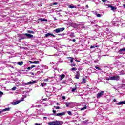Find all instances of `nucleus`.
I'll use <instances>...</instances> for the list:
<instances>
[{
    "mask_svg": "<svg viewBox=\"0 0 125 125\" xmlns=\"http://www.w3.org/2000/svg\"><path fill=\"white\" fill-rule=\"evenodd\" d=\"M48 125H61V123L59 121H52L48 123Z\"/></svg>",
    "mask_w": 125,
    "mask_h": 125,
    "instance_id": "f257e3e1",
    "label": "nucleus"
},
{
    "mask_svg": "<svg viewBox=\"0 0 125 125\" xmlns=\"http://www.w3.org/2000/svg\"><path fill=\"white\" fill-rule=\"evenodd\" d=\"M65 30V28L62 27L61 28H57L54 30V32H55L56 34H58V33H60V32H63Z\"/></svg>",
    "mask_w": 125,
    "mask_h": 125,
    "instance_id": "f03ea898",
    "label": "nucleus"
},
{
    "mask_svg": "<svg viewBox=\"0 0 125 125\" xmlns=\"http://www.w3.org/2000/svg\"><path fill=\"white\" fill-rule=\"evenodd\" d=\"M23 101H24V98H22L21 100H20L19 101H16V102H13L12 103V105H17V104H19V103H20V102Z\"/></svg>",
    "mask_w": 125,
    "mask_h": 125,
    "instance_id": "7ed1b4c3",
    "label": "nucleus"
},
{
    "mask_svg": "<svg viewBox=\"0 0 125 125\" xmlns=\"http://www.w3.org/2000/svg\"><path fill=\"white\" fill-rule=\"evenodd\" d=\"M120 80V76L116 75L111 77V81H119Z\"/></svg>",
    "mask_w": 125,
    "mask_h": 125,
    "instance_id": "20e7f679",
    "label": "nucleus"
},
{
    "mask_svg": "<svg viewBox=\"0 0 125 125\" xmlns=\"http://www.w3.org/2000/svg\"><path fill=\"white\" fill-rule=\"evenodd\" d=\"M103 95H104V91H102L97 94V98H100V97H102Z\"/></svg>",
    "mask_w": 125,
    "mask_h": 125,
    "instance_id": "39448f33",
    "label": "nucleus"
},
{
    "mask_svg": "<svg viewBox=\"0 0 125 125\" xmlns=\"http://www.w3.org/2000/svg\"><path fill=\"white\" fill-rule=\"evenodd\" d=\"M37 83V81H30L27 83H25V85H29L30 84H35Z\"/></svg>",
    "mask_w": 125,
    "mask_h": 125,
    "instance_id": "423d86ee",
    "label": "nucleus"
},
{
    "mask_svg": "<svg viewBox=\"0 0 125 125\" xmlns=\"http://www.w3.org/2000/svg\"><path fill=\"white\" fill-rule=\"evenodd\" d=\"M22 35H25L28 39H32L33 37V35L28 33L22 34Z\"/></svg>",
    "mask_w": 125,
    "mask_h": 125,
    "instance_id": "0eeeda50",
    "label": "nucleus"
},
{
    "mask_svg": "<svg viewBox=\"0 0 125 125\" xmlns=\"http://www.w3.org/2000/svg\"><path fill=\"white\" fill-rule=\"evenodd\" d=\"M65 115H66L65 112H62L56 114V116H57V117H61V116H65Z\"/></svg>",
    "mask_w": 125,
    "mask_h": 125,
    "instance_id": "6e6552de",
    "label": "nucleus"
},
{
    "mask_svg": "<svg viewBox=\"0 0 125 125\" xmlns=\"http://www.w3.org/2000/svg\"><path fill=\"white\" fill-rule=\"evenodd\" d=\"M49 36H52V37H53V38H55V37H56V36L53 35V34L49 33H48L46 34L45 35V37L46 38H47V37H49Z\"/></svg>",
    "mask_w": 125,
    "mask_h": 125,
    "instance_id": "1a4fd4ad",
    "label": "nucleus"
},
{
    "mask_svg": "<svg viewBox=\"0 0 125 125\" xmlns=\"http://www.w3.org/2000/svg\"><path fill=\"white\" fill-rule=\"evenodd\" d=\"M108 7L111 8V10H112V11H115V10H116V9H117V7H114L113 6H112L111 5H108Z\"/></svg>",
    "mask_w": 125,
    "mask_h": 125,
    "instance_id": "9d476101",
    "label": "nucleus"
},
{
    "mask_svg": "<svg viewBox=\"0 0 125 125\" xmlns=\"http://www.w3.org/2000/svg\"><path fill=\"white\" fill-rule=\"evenodd\" d=\"M29 62H30V64H39L40 63V62L39 61H29Z\"/></svg>",
    "mask_w": 125,
    "mask_h": 125,
    "instance_id": "9b49d317",
    "label": "nucleus"
},
{
    "mask_svg": "<svg viewBox=\"0 0 125 125\" xmlns=\"http://www.w3.org/2000/svg\"><path fill=\"white\" fill-rule=\"evenodd\" d=\"M75 79H80V72L77 71L76 75H75Z\"/></svg>",
    "mask_w": 125,
    "mask_h": 125,
    "instance_id": "f8f14e48",
    "label": "nucleus"
},
{
    "mask_svg": "<svg viewBox=\"0 0 125 125\" xmlns=\"http://www.w3.org/2000/svg\"><path fill=\"white\" fill-rule=\"evenodd\" d=\"M118 106H120V105H122V104H125V100L124 101L119 102L116 103Z\"/></svg>",
    "mask_w": 125,
    "mask_h": 125,
    "instance_id": "ddd939ff",
    "label": "nucleus"
},
{
    "mask_svg": "<svg viewBox=\"0 0 125 125\" xmlns=\"http://www.w3.org/2000/svg\"><path fill=\"white\" fill-rule=\"evenodd\" d=\"M60 81H62L63 79H64L65 78V75L64 74H62L61 75H60Z\"/></svg>",
    "mask_w": 125,
    "mask_h": 125,
    "instance_id": "4468645a",
    "label": "nucleus"
},
{
    "mask_svg": "<svg viewBox=\"0 0 125 125\" xmlns=\"http://www.w3.org/2000/svg\"><path fill=\"white\" fill-rule=\"evenodd\" d=\"M76 90H77V85H75V87L72 89L71 91L72 92H74Z\"/></svg>",
    "mask_w": 125,
    "mask_h": 125,
    "instance_id": "2eb2a0df",
    "label": "nucleus"
},
{
    "mask_svg": "<svg viewBox=\"0 0 125 125\" xmlns=\"http://www.w3.org/2000/svg\"><path fill=\"white\" fill-rule=\"evenodd\" d=\"M40 20L41 21H43L44 22H47V19H46L40 18Z\"/></svg>",
    "mask_w": 125,
    "mask_h": 125,
    "instance_id": "dca6fc26",
    "label": "nucleus"
},
{
    "mask_svg": "<svg viewBox=\"0 0 125 125\" xmlns=\"http://www.w3.org/2000/svg\"><path fill=\"white\" fill-rule=\"evenodd\" d=\"M24 63V62L23 61H21L18 63V65H19V66H22L23 64Z\"/></svg>",
    "mask_w": 125,
    "mask_h": 125,
    "instance_id": "f3484780",
    "label": "nucleus"
},
{
    "mask_svg": "<svg viewBox=\"0 0 125 125\" xmlns=\"http://www.w3.org/2000/svg\"><path fill=\"white\" fill-rule=\"evenodd\" d=\"M57 4H58V3L54 2V3H51L50 4V6H53V5H57Z\"/></svg>",
    "mask_w": 125,
    "mask_h": 125,
    "instance_id": "a211bd4d",
    "label": "nucleus"
},
{
    "mask_svg": "<svg viewBox=\"0 0 125 125\" xmlns=\"http://www.w3.org/2000/svg\"><path fill=\"white\" fill-rule=\"evenodd\" d=\"M69 58L71 59V60H70L71 63H73V61H74V58L69 57H67V59H69Z\"/></svg>",
    "mask_w": 125,
    "mask_h": 125,
    "instance_id": "6ab92c4d",
    "label": "nucleus"
},
{
    "mask_svg": "<svg viewBox=\"0 0 125 125\" xmlns=\"http://www.w3.org/2000/svg\"><path fill=\"white\" fill-rule=\"evenodd\" d=\"M10 110V108H5L4 109H2V112H6V111H9Z\"/></svg>",
    "mask_w": 125,
    "mask_h": 125,
    "instance_id": "aec40b11",
    "label": "nucleus"
},
{
    "mask_svg": "<svg viewBox=\"0 0 125 125\" xmlns=\"http://www.w3.org/2000/svg\"><path fill=\"white\" fill-rule=\"evenodd\" d=\"M86 83V80L85 79V78H83L82 83Z\"/></svg>",
    "mask_w": 125,
    "mask_h": 125,
    "instance_id": "412c9836",
    "label": "nucleus"
},
{
    "mask_svg": "<svg viewBox=\"0 0 125 125\" xmlns=\"http://www.w3.org/2000/svg\"><path fill=\"white\" fill-rule=\"evenodd\" d=\"M122 51H125V48H123L120 49L119 50V52H120V53L122 52Z\"/></svg>",
    "mask_w": 125,
    "mask_h": 125,
    "instance_id": "4be33fe9",
    "label": "nucleus"
},
{
    "mask_svg": "<svg viewBox=\"0 0 125 125\" xmlns=\"http://www.w3.org/2000/svg\"><path fill=\"white\" fill-rule=\"evenodd\" d=\"M71 105V103H66V107H69Z\"/></svg>",
    "mask_w": 125,
    "mask_h": 125,
    "instance_id": "5701e85b",
    "label": "nucleus"
},
{
    "mask_svg": "<svg viewBox=\"0 0 125 125\" xmlns=\"http://www.w3.org/2000/svg\"><path fill=\"white\" fill-rule=\"evenodd\" d=\"M27 33H29L30 34H34V32L32 30H28Z\"/></svg>",
    "mask_w": 125,
    "mask_h": 125,
    "instance_id": "b1692460",
    "label": "nucleus"
},
{
    "mask_svg": "<svg viewBox=\"0 0 125 125\" xmlns=\"http://www.w3.org/2000/svg\"><path fill=\"white\" fill-rule=\"evenodd\" d=\"M69 8H71V9H73V8H76V6H72V5H69L68 6Z\"/></svg>",
    "mask_w": 125,
    "mask_h": 125,
    "instance_id": "393cba45",
    "label": "nucleus"
},
{
    "mask_svg": "<svg viewBox=\"0 0 125 125\" xmlns=\"http://www.w3.org/2000/svg\"><path fill=\"white\" fill-rule=\"evenodd\" d=\"M21 37V38L20 39H19V41H21V40H25V39H26V37Z\"/></svg>",
    "mask_w": 125,
    "mask_h": 125,
    "instance_id": "a878e982",
    "label": "nucleus"
},
{
    "mask_svg": "<svg viewBox=\"0 0 125 125\" xmlns=\"http://www.w3.org/2000/svg\"><path fill=\"white\" fill-rule=\"evenodd\" d=\"M74 32H72L71 34H70V37L71 38H74V37H75V35H74Z\"/></svg>",
    "mask_w": 125,
    "mask_h": 125,
    "instance_id": "bb28decb",
    "label": "nucleus"
},
{
    "mask_svg": "<svg viewBox=\"0 0 125 125\" xmlns=\"http://www.w3.org/2000/svg\"><path fill=\"white\" fill-rule=\"evenodd\" d=\"M44 84L46 85V83H41V86H42V87H43L44 86Z\"/></svg>",
    "mask_w": 125,
    "mask_h": 125,
    "instance_id": "cd10ccee",
    "label": "nucleus"
},
{
    "mask_svg": "<svg viewBox=\"0 0 125 125\" xmlns=\"http://www.w3.org/2000/svg\"><path fill=\"white\" fill-rule=\"evenodd\" d=\"M77 68H76L75 67H73L71 68L72 71H76L77 70Z\"/></svg>",
    "mask_w": 125,
    "mask_h": 125,
    "instance_id": "c85d7f7f",
    "label": "nucleus"
},
{
    "mask_svg": "<svg viewBox=\"0 0 125 125\" xmlns=\"http://www.w3.org/2000/svg\"><path fill=\"white\" fill-rule=\"evenodd\" d=\"M95 69H97V70H101V68H100L97 66H95Z\"/></svg>",
    "mask_w": 125,
    "mask_h": 125,
    "instance_id": "c756f323",
    "label": "nucleus"
},
{
    "mask_svg": "<svg viewBox=\"0 0 125 125\" xmlns=\"http://www.w3.org/2000/svg\"><path fill=\"white\" fill-rule=\"evenodd\" d=\"M86 107L85 106L83 108H82L81 110V111H83V110H86Z\"/></svg>",
    "mask_w": 125,
    "mask_h": 125,
    "instance_id": "7c9ffc66",
    "label": "nucleus"
},
{
    "mask_svg": "<svg viewBox=\"0 0 125 125\" xmlns=\"http://www.w3.org/2000/svg\"><path fill=\"white\" fill-rule=\"evenodd\" d=\"M96 16H97V17H101V15L100 14H97L96 15Z\"/></svg>",
    "mask_w": 125,
    "mask_h": 125,
    "instance_id": "2f4dec72",
    "label": "nucleus"
},
{
    "mask_svg": "<svg viewBox=\"0 0 125 125\" xmlns=\"http://www.w3.org/2000/svg\"><path fill=\"white\" fill-rule=\"evenodd\" d=\"M16 87H13L12 88V90H16Z\"/></svg>",
    "mask_w": 125,
    "mask_h": 125,
    "instance_id": "473e14b6",
    "label": "nucleus"
},
{
    "mask_svg": "<svg viewBox=\"0 0 125 125\" xmlns=\"http://www.w3.org/2000/svg\"><path fill=\"white\" fill-rule=\"evenodd\" d=\"M71 66H72V67H75V66H76V64H75V63H72Z\"/></svg>",
    "mask_w": 125,
    "mask_h": 125,
    "instance_id": "72a5a7b5",
    "label": "nucleus"
},
{
    "mask_svg": "<svg viewBox=\"0 0 125 125\" xmlns=\"http://www.w3.org/2000/svg\"><path fill=\"white\" fill-rule=\"evenodd\" d=\"M55 109H56V110H59V109H60V107H59V106H56L55 107Z\"/></svg>",
    "mask_w": 125,
    "mask_h": 125,
    "instance_id": "f704fd0d",
    "label": "nucleus"
},
{
    "mask_svg": "<svg viewBox=\"0 0 125 125\" xmlns=\"http://www.w3.org/2000/svg\"><path fill=\"white\" fill-rule=\"evenodd\" d=\"M67 114H68V115H72V112H71V111H68V112H67Z\"/></svg>",
    "mask_w": 125,
    "mask_h": 125,
    "instance_id": "c9c22d12",
    "label": "nucleus"
},
{
    "mask_svg": "<svg viewBox=\"0 0 125 125\" xmlns=\"http://www.w3.org/2000/svg\"><path fill=\"white\" fill-rule=\"evenodd\" d=\"M0 95H3V92L0 91Z\"/></svg>",
    "mask_w": 125,
    "mask_h": 125,
    "instance_id": "e433bc0d",
    "label": "nucleus"
},
{
    "mask_svg": "<svg viewBox=\"0 0 125 125\" xmlns=\"http://www.w3.org/2000/svg\"><path fill=\"white\" fill-rule=\"evenodd\" d=\"M31 69H33V68H35V67H36L35 65H32L31 66H30Z\"/></svg>",
    "mask_w": 125,
    "mask_h": 125,
    "instance_id": "4c0bfd02",
    "label": "nucleus"
},
{
    "mask_svg": "<svg viewBox=\"0 0 125 125\" xmlns=\"http://www.w3.org/2000/svg\"><path fill=\"white\" fill-rule=\"evenodd\" d=\"M106 80L107 81H111V77L109 78H106Z\"/></svg>",
    "mask_w": 125,
    "mask_h": 125,
    "instance_id": "58836bf2",
    "label": "nucleus"
},
{
    "mask_svg": "<svg viewBox=\"0 0 125 125\" xmlns=\"http://www.w3.org/2000/svg\"><path fill=\"white\" fill-rule=\"evenodd\" d=\"M75 61H76V62H81V61L78 60L77 59H76Z\"/></svg>",
    "mask_w": 125,
    "mask_h": 125,
    "instance_id": "ea45409f",
    "label": "nucleus"
},
{
    "mask_svg": "<svg viewBox=\"0 0 125 125\" xmlns=\"http://www.w3.org/2000/svg\"><path fill=\"white\" fill-rule=\"evenodd\" d=\"M62 99L65 100V99H66V97H65V96H62Z\"/></svg>",
    "mask_w": 125,
    "mask_h": 125,
    "instance_id": "a19ab883",
    "label": "nucleus"
},
{
    "mask_svg": "<svg viewBox=\"0 0 125 125\" xmlns=\"http://www.w3.org/2000/svg\"><path fill=\"white\" fill-rule=\"evenodd\" d=\"M95 47L94 46H92V45L90 46V48H95Z\"/></svg>",
    "mask_w": 125,
    "mask_h": 125,
    "instance_id": "79ce46f5",
    "label": "nucleus"
},
{
    "mask_svg": "<svg viewBox=\"0 0 125 125\" xmlns=\"http://www.w3.org/2000/svg\"><path fill=\"white\" fill-rule=\"evenodd\" d=\"M103 2H106L107 1V0H102Z\"/></svg>",
    "mask_w": 125,
    "mask_h": 125,
    "instance_id": "37998d69",
    "label": "nucleus"
},
{
    "mask_svg": "<svg viewBox=\"0 0 125 125\" xmlns=\"http://www.w3.org/2000/svg\"><path fill=\"white\" fill-rule=\"evenodd\" d=\"M31 69H32V67H28L27 68V70H30Z\"/></svg>",
    "mask_w": 125,
    "mask_h": 125,
    "instance_id": "c03bdc74",
    "label": "nucleus"
},
{
    "mask_svg": "<svg viewBox=\"0 0 125 125\" xmlns=\"http://www.w3.org/2000/svg\"><path fill=\"white\" fill-rule=\"evenodd\" d=\"M54 114H56V110H53Z\"/></svg>",
    "mask_w": 125,
    "mask_h": 125,
    "instance_id": "a18cd8bd",
    "label": "nucleus"
},
{
    "mask_svg": "<svg viewBox=\"0 0 125 125\" xmlns=\"http://www.w3.org/2000/svg\"><path fill=\"white\" fill-rule=\"evenodd\" d=\"M43 119H45V120H47V117L45 116V117H43Z\"/></svg>",
    "mask_w": 125,
    "mask_h": 125,
    "instance_id": "49530a36",
    "label": "nucleus"
},
{
    "mask_svg": "<svg viewBox=\"0 0 125 125\" xmlns=\"http://www.w3.org/2000/svg\"><path fill=\"white\" fill-rule=\"evenodd\" d=\"M35 125H41V124L39 123H35Z\"/></svg>",
    "mask_w": 125,
    "mask_h": 125,
    "instance_id": "de8ad7c7",
    "label": "nucleus"
},
{
    "mask_svg": "<svg viewBox=\"0 0 125 125\" xmlns=\"http://www.w3.org/2000/svg\"><path fill=\"white\" fill-rule=\"evenodd\" d=\"M72 41L74 42H76V39H73Z\"/></svg>",
    "mask_w": 125,
    "mask_h": 125,
    "instance_id": "09e8293b",
    "label": "nucleus"
},
{
    "mask_svg": "<svg viewBox=\"0 0 125 125\" xmlns=\"http://www.w3.org/2000/svg\"><path fill=\"white\" fill-rule=\"evenodd\" d=\"M116 99H113V102H116Z\"/></svg>",
    "mask_w": 125,
    "mask_h": 125,
    "instance_id": "8fccbe9b",
    "label": "nucleus"
},
{
    "mask_svg": "<svg viewBox=\"0 0 125 125\" xmlns=\"http://www.w3.org/2000/svg\"><path fill=\"white\" fill-rule=\"evenodd\" d=\"M86 7L87 8H88V5H86Z\"/></svg>",
    "mask_w": 125,
    "mask_h": 125,
    "instance_id": "3c124183",
    "label": "nucleus"
},
{
    "mask_svg": "<svg viewBox=\"0 0 125 125\" xmlns=\"http://www.w3.org/2000/svg\"><path fill=\"white\" fill-rule=\"evenodd\" d=\"M3 113L2 111L1 110V111H0V114H2Z\"/></svg>",
    "mask_w": 125,
    "mask_h": 125,
    "instance_id": "603ef678",
    "label": "nucleus"
},
{
    "mask_svg": "<svg viewBox=\"0 0 125 125\" xmlns=\"http://www.w3.org/2000/svg\"><path fill=\"white\" fill-rule=\"evenodd\" d=\"M54 20H57V19H56V18H54Z\"/></svg>",
    "mask_w": 125,
    "mask_h": 125,
    "instance_id": "864d4df0",
    "label": "nucleus"
},
{
    "mask_svg": "<svg viewBox=\"0 0 125 125\" xmlns=\"http://www.w3.org/2000/svg\"><path fill=\"white\" fill-rule=\"evenodd\" d=\"M91 24H94V21L92 22Z\"/></svg>",
    "mask_w": 125,
    "mask_h": 125,
    "instance_id": "5fc2aeb1",
    "label": "nucleus"
},
{
    "mask_svg": "<svg viewBox=\"0 0 125 125\" xmlns=\"http://www.w3.org/2000/svg\"><path fill=\"white\" fill-rule=\"evenodd\" d=\"M124 7L125 8V4L123 5Z\"/></svg>",
    "mask_w": 125,
    "mask_h": 125,
    "instance_id": "6e6d98bb",
    "label": "nucleus"
},
{
    "mask_svg": "<svg viewBox=\"0 0 125 125\" xmlns=\"http://www.w3.org/2000/svg\"><path fill=\"white\" fill-rule=\"evenodd\" d=\"M56 105H59V104L58 103H57L56 104Z\"/></svg>",
    "mask_w": 125,
    "mask_h": 125,
    "instance_id": "4d7b16f0",
    "label": "nucleus"
},
{
    "mask_svg": "<svg viewBox=\"0 0 125 125\" xmlns=\"http://www.w3.org/2000/svg\"><path fill=\"white\" fill-rule=\"evenodd\" d=\"M77 6H80V4H78V5H77Z\"/></svg>",
    "mask_w": 125,
    "mask_h": 125,
    "instance_id": "13d9d810",
    "label": "nucleus"
},
{
    "mask_svg": "<svg viewBox=\"0 0 125 125\" xmlns=\"http://www.w3.org/2000/svg\"><path fill=\"white\" fill-rule=\"evenodd\" d=\"M124 39L125 40V36H124Z\"/></svg>",
    "mask_w": 125,
    "mask_h": 125,
    "instance_id": "bf43d9fd",
    "label": "nucleus"
},
{
    "mask_svg": "<svg viewBox=\"0 0 125 125\" xmlns=\"http://www.w3.org/2000/svg\"><path fill=\"white\" fill-rule=\"evenodd\" d=\"M98 46H96L95 47H97Z\"/></svg>",
    "mask_w": 125,
    "mask_h": 125,
    "instance_id": "052dcab7",
    "label": "nucleus"
},
{
    "mask_svg": "<svg viewBox=\"0 0 125 125\" xmlns=\"http://www.w3.org/2000/svg\"><path fill=\"white\" fill-rule=\"evenodd\" d=\"M59 36H60V34H58Z\"/></svg>",
    "mask_w": 125,
    "mask_h": 125,
    "instance_id": "680f3d73",
    "label": "nucleus"
}]
</instances>
